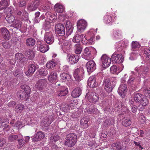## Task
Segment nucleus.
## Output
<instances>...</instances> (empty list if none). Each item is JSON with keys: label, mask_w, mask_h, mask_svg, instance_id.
<instances>
[{"label": "nucleus", "mask_w": 150, "mask_h": 150, "mask_svg": "<svg viewBox=\"0 0 150 150\" xmlns=\"http://www.w3.org/2000/svg\"><path fill=\"white\" fill-rule=\"evenodd\" d=\"M68 57L69 62L72 64L77 62L79 59V56L77 55H68Z\"/></svg>", "instance_id": "393cba45"}, {"label": "nucleus", "mask_w": 150, "mask_h": 150, "mask_svg": "<svg viewBox=\"0 0 150 150\" xmlns=\"http://www.w3.org/2000/svg\"><path fill=\"white\" fill-rule=\"evenodd\" d=\"M122 35L120 31L114 30H113V35L115 38H117Z\"/></svg>", "instance_id": "6e6d98bb"}, {"label": "nucleus", "mask_w": 150, "mask_h": 150, "mask_svg": "<svg viewBox=\"0 0 150 150\" xmlns=\"http://www.w3.org/2000/svg\"><path fill=\"white\" fill-rule=\"evenodd\" d=\"M95 37L94 36H92L87 40L88 42L91 45L95 43Z\"/></svg>", "instance_id": "0e129e2a"}, {"label": "nucleus", "mask_w": 150, "mask_h": 150, "mask_svg": "<svg viewBox=\"0 0 150 150\" xmlns=\"http://www.w3.org/2000/svg\"><path fill=\"white\" fill-rule=\"evenodd\" d=\"M117 68L116 66L113 65L110 68V71L112 74H115L117 71Z\"/></svg>", "instance_id": "052dcab7"}, {"label": "nucleus", "mask_w": 150, "mask_h": 150, "mask_svg": "<svg viewBox=\"0 0 150 150\" xmlns=\"http://www.w3.org/2000/svg\"><path fill=\"white\" fill-rule=\"evenodd\" d=\"M35 43V40L32 38H28L26 40V44L28 46H32Z\"/></svg>", "instance_id": "4c0bfd02"}, {"label": "nucleus", "mask_w": 150, "mask_h": 150, "mask_svg": "<svg viewBox=\"0 0 150 150\" xmlns=\"http://www.w3.org/2000/svg\"><path fill=\"white\" fill-rule=\"evenodd\" d=\"M15 59L16 61L21 62H24L26 59L23 55L21 53H17L15 54Z\"/></svg>", "instance_id": "cd10ccee"}, {"label": "nucleus", "mask_w": 150, "mask_h": 150, "mask_svg": "<svg viewBox=\"0 0 150 150\" xmlns=\"http://www.w3.org/2000/svg\"><path fill=\"white\" fill-rule=\"evenodd\" d=\"M49 49L48 45L45 44L40 46L39 50L41 52L44 53L47 51Z\"/></svg>", "instance_id": "2f4dec72"}, {"label": "nucleus", "mask_w": 150, "mask_h": 150, "mask_svg": "<svg viewBox=\"0 0 150 150\" xmlns=\"http://www.w3.org/2000/svg\"><path fill=\"white\" fill-rule=\"evenodd\" d=\"M23 74L22 72L19 71L18 69H17L13 72V74L15 76L18 77L20 79H22L23 77Z\"/></svg>", "instance_id": "ea45409f"}, {"label": "nucleus", "mask_w": 150, "mask_h": 150, "mask_svg": "<svg viewBox=\"0 0 150 150\" xmlns=\"http://www.w3.org/2000/svg\"><path fill=\"white\" fill-rule=\"evenodd\" d=\"M21 88L24 90L25 93L30 96V94L31 92V89L28 85H23L21 86Z\"/></svg>", "instance_id": "58836bf2"}, {"label": "nucleus", "mask_w": 150, "mask_h": 150, "mask_svg": "<svg viewBox=\"0 0 150 150\" xmlns=\"http://www.w3.org/2000/svg\"><path fill=\"white\" fill-rule=\"evenodd\" d=\"M122 103L121 102H118L115 105L114 108L115 111L120 112L122 110Z\"/></svg>", "instance_id": "a19ab883"}, {"label": "nucleus", "mask_w": 150, "mask_h": 150, "mask_svg": "<svg viewBox=\"0 0 150 150\" xmlns=\"http://www.w3.org/2000/svg\"><path fill=\"white\" fill-rule=\"evenodd\" d=\"M6 19L9 23H11L15 20L14 16L12 14L7 15L6 17Z\"/></svg>", "instance_id": "49530a36"}, {"label": "nucleus", "mask_w": 150, "mask_h": 150, "mask_svg": "<svg viewBox=\"0 0 150 150\" xmlns=\"http://www.w3.org/2000/svg\"><path fill=\"white\" fill-rule=\"evenodd\" d=\"M134 79L135 78L134 77L132 76H130L128 81L127 83L129 85L133 84Z\"/></svg>", "instance_id": "680f3d73"}, {"label": "nucleus", "mask_w": 150, "mask_h": 150, "mask_svg": "<svg viewBox=\"0 0 150 150\" xmlns=\"http://www.w3.org/2000/svg\"><path fill=\"white\" fill-rule=\"evenodd\" d=\"M57 64V62L54 59L50 61L47 62L46 64V66L48 68H51L53 67Z\"/></svg>", "instance_id": "37998d69"}, {"label": "nucleus", "mask_w": 150, "mask_h": 150, "mask_svg": "<svg viewBox=\"0 0 150 150\" xmlns=\"http://www.w3.org/2000/svg\"><path fill=\"white\" fill-rule=\"evenodd\" d=\"M82 91V88L81 87H77L72 91L71 95L74 98L78 97L81 95Z\"/></svg>", "instance_id": "b1692460"}, {"label": "nucleus", "mask_w": 150, "mask_h": 150, "mask_svg": "<svg viewBox=\"0 0 150 150\" xmlns=\"http://www.w3.org/2000/svg\"><path fill=\"white\" fill-rule=\"evenodd\" d=\"M57 74L56 72L52 71L49 73L48 78V81L50 82H53L56 81L57 78Z\"/></svg>", "instance_id": "4be33fe9"}, {"label": "nucleus", "mask_w": 150, "mask_h": 150, "mask_svg": "<svg viewBox=\"0 0 150 150\" xmlns=\"http://www.w3.org/2000/svg\"><path fill=\"white\" fill-rule=\"evenodd\" d=\"M78 31L80 33L83 31L87 26L86 21L83 19H81L77 23Z\"/></svg>", "instance_id": "f8f14e48"}, {"label": "nucleus", "mask_w": 150, "mask_h": 150, "mask_svg": "<svg viewBox=\"0 0 150 150\" xmlns=\"http://www.w3.org/2000/svg\"><path fill=\"white\" fill-rule=\"evenodd\" d=\"M52 122V120H50L49 119H47L43 122V125L45 127L49 126Z\"/></svg>", "instance_id": "13d9d810"}, {"label": "nucleus", "mask_w": 150, "mask_h": 150, "mask_svg": "<svg viewBox=\"0 0 150 150\" xmlns=\"http://www.w3.org/2000/svg\"><path fill=\"white\" fill-rule=\"evenodd\" d=\"M70 26H71V25ZM71 27L70 26L69 28H66L67 30L66 32V34L67 35H70L72 32L73 28H71Z\"/></svg>", "instance_id": "69168bd1"}, {"label": "nucleus", "mask_w": 150, "mask_h": 150, "mask_svg": "<svg viewBox=\"0 0 150 150\" xmlns=\"http://www.w3.org/2000/svg\"><path fill=\"white\" fill-rule=\"evenodd\" d=\"M59 44H62L64 47H63L64 48L67 47H66L68 44V41L66 40V39L65 37H60L59 39Z\"/></svg>", "instance_id": "7c9ffc66"}, {"label": "nucleus", "mask_w": 150, "mask_h": 150, "mask_svg": "<svg viewBox=\"0 0 150 150\" xmlns=\"http://www.w3.org/2000/svg\"><path fill=\"white\" fill-rule=\"evenodd\" d=\"M22 23L20 21L18 20H15L14 23L13 25L15 27L18 29L20 28L22 25Z\"/></svg>", "instance_id": "603ef678"}, {"label": "nucleus", "mask_w": 150, "mask_h": 150, "mask_svg": "<svg viewBox=\"0 0 150 150\" xmlns=\"http://www.w3.org/2000/svg\"><path fill=\"white\" fill-rule=\"evenodd\" d=\"M83 35H76L74 36L72 40V41L74 42L78 43L80 41H81L82 43L84 44L87 45L88 43V42H86L85 41L83 40Z\"/></svg>", "instance_id": "a211bd4d"}, {"label": "nucleus", "mask_w": 150, "mask_h": 150, "mask_svg": "<svg viewBox=\"0 0 150 150\" xmlns=\"http://www.w3.org/2000/svg\"><path fill=\"white\" fill-rule=\"evenodd\" d=\"M18 141L19 148L21 147L25 143V141L22 138H20L18 140Z\"/></svg>", "instance_id": "4d7b16f0"}, {"label": "nucleus", "mask_w": 150, "mask_h": 150, "mask_svg": "<svg viewBox=\"0 0 150 150\" xmlns=\"http://www.w3.org/2000/svg\"><path fill=\"white\" fill-rule=\"evenodd\" d=\"M60 77L63 80H68L70 78V76L67 73H63L60 74Z\"/></svg>", "instance_id": "09e8293b"}, {"label": "nucleus", "mask_w": 150, "mask_h": 150, "mask_svg": "<svg viewBox=\"0 0 150 150\" xmlns=\"http://www.w3.org/2000/svg\"><path fill=\"white\" fill-rule=\"evenodd\" d=\"M45 16L46 18L50 20H52H52H53L55 18H53V17H55L50 12H47L46 13Z\"/></svg>", "instance_id": "5fc2aeb1"}, {"label": "nucleus", "mask_w": 150, "mask_h": 150, "mask_svg": "<svg viewBox=\"0 0 150 150\" xmlns=\"http://www.w3.org/2000/svg\"><path fill=\"white\" fill-rule=\"evenodd\" d=\"M139 120L141 124H144L145 122L146 118L144 116H141L139 117Z\"/></svg>", "instance_id": "338daca9"}, {"label": "nucleus", "mask_w": 150, "mask_h": 150, "mask_svg": "<svg viewBox=\"0 0 150 150\" xmlns=\"http://www.w3.org/2000/svg\"><path fill=\"white\" fill-rule=\"evenodd\" d=\"M144 96L140 93H136L134 95L133 100L135 103H140Z\"/></svg>", "instance_id": "c85d7f7f"}, {"label": "nucleus", "mask_w": 150, "mask_h": 150, "mask_svg": "<svg viewBox=\"0 0 150 150\" xmlns=\"http://www.w3.org/2000/svg\"><path fill=\"white\" fill-rule=\"evenodd\" d=\"M149 100L146 96L144 95L140 103L142 105V106L145 107L147 106L149 104Z\"/></svg>", "instance_id": "c03bdc74"}, {"label": "nucleus", "mask_w": 150, "mask_h": 150, "mask_svg": "<svg viewBox=\"0 0 150 150\" xmlns=\"http://www.w3.org/2000/svg\"><path fill=\"white\" fill-rule=\"evenodd\" d=\"M16 105V102L14 101H11L9 102L7 105L9 107H13Z\"/></svg>", "instance_id": "774afa93"}, {"label": "nucleus", "mask_w": 150, "mask_h": 150, "mask_svg": "<svg viewBox=\"0 0 150 150\" xmlns=\"http://www.w3.org/2000/svg\"><path fill=\"white\" fill-rule=\"evenodd\" d=\"M138 74L142 76H145L148 73V68L146 66H140L136 67L135 69Z\"/></svg>", "instance_id": "20e7f679"}, {"label": "nucleus", "mask_w": 150, "mask_h": 150, "mask_svg": "<svg viewBox=\"0 0 150 150\" xmlns=\"http://www.w3.org/2000/svg\"><path fill=\"white\" fill-rule=\"evenodd\" d=\"M39 4V0H35L28 5V9L30 11H35L37 8Z\"/></svg>", "instance_id": "dca6fc26"}, {"label": "nucleus", "mask_w": 150, "mask_h": 150, "mask_svg": "<svg viewBox=\"0 0 150 150\" xmlns=\"http://www.w3.org/2000/svg\"><path fill=\"white\" fill-rule=\"evenodd\" d=\"M8 5V2L7 0H1L0 2V10L4 9Z\"/></svg>", "instance_id": "c9c22d12"}, {"label": "nucleus", "mask_w": 150, "mask_h": 150, "mask_svg": "<svg viewBox=\"0 0 150 150\" xmlns=\"http://www.w3.org/2000/svg\"><path fill=\"white\" fill-rule=\"evenodd\" d=\"M55 33L60 36H63L65 33L64 25L60 23L57 24L55 27Z\"/></svg>", "instance_id": "423d86ee"}, {"label": "nucleus", "mask_w": 150, "mask_h": 150, "mask_svg": "<svg viewBox=\"0 0 150 150\" xmlns=\"http://www.w3.org/2000/svg\"><path fill=\"white\" fill-rule=\"evenodd\" d=\"M48 73V72L47 70L45 69H43L38 70L37 71L36 74L38 78H39L42 76H46Z\"/></svg>", "instance_id": "bb28decb"}, {"label": "nucleus", "mask_w": 150, "mask_h": 150, "mask_svg": "<svg viewBox=\"0 0 150 150\" xmlns=\"http://www.w3.org/2000/svg\"><path fill=\"white\" fill-rule=\"evenodd\" d=\"M16 13L19 16H21V18L22 20H28L29 19L28 14L25 11H23L22 12L21 11L18 10L16 11Z\"/></svg>", "instance_id": "5701e85b"}, {"label": "nucleus", "mask_w": 150, "mask_h": 150, "mask_svg": "<svg viewBox=\"0 0 150 150\" xmlns=\"http://www.w3.org/2000/svg\"><path fill=\"white\" fill-rule=\"evenodd\" d=\"M82 48L79 45L76 44L75 46V52L77 54H80L82 51Z\"/></svg>", "instance_id": "de8ad7c7"}, {"label": "nucleus", "mask_w": 150, "mask_h": 150, "mask_svg": "<svg viewBox=\"0 0 150 150\" xmlns=\"http://www.w3.org/2000/svg\"><path fill=\"white\" fill-rule=\"evenodd\" d=\"M116 84L115 81H111L109 79H107L104 80L103 85L106 91L109 93L112 91Z\"/></svg>", "instance_id": "7ed1b4c3"}, {"label": "nucleus", "mask_w": 150, "mask_h": 150, "mask_svg": "<svg viewBox=\"0 0 150 150\" xmlns=\"http://www.w3.org/2000/svg\"><path fill=\"white\" fill-rule=\"evenodd\" d=\"M88 119L87 117H84L81 119V124L82 126L84 127V128H86L88 127Z\"/></svg>", "instance_id": "473e14b6"}, {"label": "nucleus", "mask_w": 150, "mask_h": 150, "mask_svg": "<svg viewBox=\"0 0 150 150\" xmlns=\"http://www.w3.org/2000/svg\"><path fill=\"white\" fill-rule=\"evenodd\" d=\"M91 48L87 47L83 50V52L82 54V57L86 60H88L91 59V54L90 50Z\"/></svg>", "instance_id": "ddd939ff"}, {"label": "nucleus", "mask_w": 150, "mask_h": 150, "mask_svg": "<svg viewBox=\"0 0 150 150\" xmlns=\"http://www.w3.org/2000/svg\"><path fill=\"white\" fill-rule=\"evenodd\" d=\"M111 122L110 120L109 119L105 120L103 122V127H107L111 125Z\"/></svg>", "instance_id": "3c124183"}, {"label": "nucleus", "mask_w": 150, "mask_h": 150, "mask_svg": "<svg viewBox=\"0 0 150 150\" xmlns=\"http://www.w3.org/2000/svg\"><path fill=\"white\" fill-rule=\"evenodd\" d=\"M131 46L132 51L131 53L130 58L131 59H136L139 55V52L138 50L140 47V45L138 42L133 41L132 43Z\"/></svg>", "instance_id": "f03ea898"}, {"label": "nucleus", "mask_w": 150, "mask_h": 150, "mask_svg": "<svg viewBox=\"0 0 150 150\" xmlns=\"http://www.w3.org/2000/svg\"><path fill=\"white\" fill-rule=\"evenodd\" d=\"M17 94L18 97L22 100H26L29 98V96L23 91H18L17 92Z\"/></svg>", "instance_id": "aec40b11"}, {"label": "nucleus", "mask_w": 150, "mask_h": 150, "mask_svg": "<svg viewBox=\"0 0 150 150\" xmlns=\"http://www.w3.org/2000/svg\"><path fill=\"white\" fill-rule=\"evenodd\" d=\"M25 54L29 59H32L35 56V54L32 50H26Z\"/></svg>", "instance_id": "c756f323"}, {"label": "nucleus", "mask_w": 150, "mask_h": 150, "mask_svg": "<svg viewBox=\"0 0 150 150\" xmlns=\"http://www.w3.org/2000/svg\"><path fill=\"white\" fill-rule=\"evenodd\" d=\"M77 136L74 133H70L67 135L64 145L69 147L73 146L76 144L77 141Z\"/></svg>", "instance_id": "f257e3e1"}, {"label": "nucleus", "mask_w": 150, "mask_h": 150, "mask_svg": "<svg viewBox=\"0 0 150 150\" xmlns=\"http://www.w3.org/2000/svg\"><path fill=\"white\" fill-rule=\"evenodd\" d=\"M6 120L4 118H0V127L4 126L6 125L5 123Z\"/></svg>", "instance_id": "e2e57ef3"}, {"label": "nucleus", "mask_w": 150, "mask_h": 150, "mask_svg": "<svg viewBox=\"0 0 150 150\" xmlns=\"http://www.w3.org/2000/svg\"><path fill=\"white\" fill-rule=\"evenodd\" d=\"M36 69V67L34 64H30L28 67V70L25 72V74L28 76L31 75L34 73Z\"/></svg>", "instance_id": "6ab92c4d"}, {"label": "nucleus", "mask_w": 150, "mask_h": 150, "mask_svg": "<svg viewBox=\"0 0 150 150\" xmlns=\"http://www.w3.org/2000/svg\"><path fill=\"white\" fill-rule=\"evenodd\" d=\"M127 91L126 85L123 84H121L119 86L118 90V92L122 98H124L125 97V93Z\"/></svg>", "instance_id": "4468645a"}, {"label": "nucleus", "mask_w": 150, "mask_h": 150, "mask_svg": "<svg viewBox=\"0 0 150 150\" xmlns=\"http://www.w3.org/2000/svg\"><path fill=\"white\" fill-rule=\"evenodd\" d=\"M44 40L47 44H51L54 42V38L53 35L51 32H47L45 34Z\"/></svg>", "instance_id": "1a4fd4ad"}, {"label": "nucleus", "mask_w": 150, "mask_h": 150, "mask_svg": "<svg viewBox=\"0 0 150 150\" xmlns=\"http://www.w3.org/2000/svg\"><path fill=\"white\" fill-rule=\"evenodd\" d=\"M96 79L95 75L91 76L88 79V84L90 87L93 88L96 86L97 83L96 82Z\"/></svg>", "instance_id": "412c9836"}, {"label": "nucleus", "mask_w": 150, "mask_h": 150, "mask_svg": "<svg viewBox=\"0 0 150 150\" xmlns=\"http://www.w3.org/2000/svg\"><path fill=\"white\" fill-rule=\"evenodd\" d=\"M14 11L13 8L12 6H10L9 7H6L4 10V12L7 14L9 15L11 14Z\"/></svg>", "instance_id": "a18cd8bd"}, {"label": "nucleus", "mask_w": 150, "mask_h": 150, "mask_svg": "<svg viewBox=\"0 0 150 150\" xmlns=\"http://www.w3.org/2000/svg\"><path fill=\"white\" fill-rule=\"evenodd\" d=\"M18 137L17 135L11 134L8 137V140L11 142H14L18 139Z\"/></svg>", "instance_id": "864d4df0"}, {"label": "nucleus", "mask_w": 150, "mask_h": 150, "mask_svg": "<svg viewBox=\"0 0 150 150\" xmlns=\"http://www.w3.org/2000/svg\"><path fill=\"white\" fill-rule=\"evenodd\" d=\"M47 82V80L45 79H40L36 83L35 86L38 90H42L45 87Z\"/></svg>", "instance_id": "2eb2a0df"}, {"label": "nucleus", "mask_w": 150, "mask_h": 150, "mask_svg": "<svg viewBox=\"0 0 150 150\" xmlns=\"http://www.w3.org/2000/svg\"><path fill=\"white\" fill-rule=\"evenodd\" d=\"M24 108V105L21 104H18L16 107L15 110L17 113H21Z\"/></svg>", "instance_id": "79ce46f5"}, {"label": "nucleus", "mask_w": 150, "mask_h": 150, "mask_svg": "<svg viewBox=\"0 0 150 150\" xmlns=\"http://www.w3.org/2000/svg\"><path fill=\"white\" fill-rule=\"evenodd\" d=\"M54 7L55 10L57 12L62 13L64 10L63 6L59 3L56 4Z\"/></svg>", "instance_id": "72a5a7b5"}, {"label": "nucleus", "mask_w": 150, "mask_h": 150, "mask_svg": "<svg viewBox=\"0 0 150 150\" xmlns=\"http://www.w3.org/2000/svg\"><path fill=\"white\" fill-rule=\"evenodd\" d=\"M102 66L104 68L108 67L111 64V59L105 54L102 55L101 58Z\"/></svg>", "instance_id": "0eeeda50"}, {"label": "nucleus", "mask_w": 150, "mask_h": 150, "mask_svg": "<svg viewBox=\"0 0 150 150\" xmlns=\"http://www.w3.org/2000/svg\"><path fill=\"white\" fill-rule=\"evenodd\" d=\"M87 70L88 73L93 71L96 68V64L93 60H91L88 62L86 65Z\"/></svg>", "instance_id": "9b49d317"}, {"label": "nucleus", "mask_w": 150, "mask_h": 150, "mask_svg": "<svg viewBox=\"0 0 150 150\" xmlns=\"http://www.w3.org/2000/svg\"><path fill=\"white\" fill-rule=\"evenodd\" d=\"M111 59L112 62L115 63H122L124 60V57L122 54L114 53L112 55Z\"/></svg>", "instance_id": "39448f33"}, {"label": "nucleus", "mask_w": 150, "mask_h": 150, "mask_svg": "<svg viewBox=\"0 0 150 150\" xmlns=\"http://www.w3.org/2000/svg\"><path fill=\"white\" fill-rule=\"evenodd\" d=\"M0 31L4 38L8 40L9 38V33L8 30L5 28H0Z\"/></svg>", "instance_id": "a878e982"}, {"label": "nucleus", "mask_w": 150, "mask_h": 150, "mask_svg": "<svg viewBox=\"0 0 150 150\" xmlns=\"http://www.w3.org/2000/svg\"><path fill=\"white\" fill-rule=\"evenodd\" d=\"M143 52L146 60H148L150 59V50L148 48H144Z\"/></svg>", "instance_id": "f704fd0d"}, {"label": "nucleus", "mask_w": 150, "mask_h": 150, "mask_svg": "<svg viewBox=\"0 0 150 150\" xmlns=\"http://www.w3.org/2000/svg\"><path fill=\"white\" fill-rule=\"evenodd\" d=\"M86 98L88 99L89 102L94 103L96 102L98 99V95L94 92H89L86 94Z\"/></svg>", "instance_id": "6e6552de"}, {"label": "nucleus", "mask_w": 150, "mask_h": 150, "mask_svg": "<svg viewBox=\"0 0 150 150\" xmlns=\"http://www.w3.org/2000/svg\"><path fill=\"white\" fill-rule=\"evenodd\" d=\"M84 74V72L83 70L81 69L77 68L74 71L73 76L76 80H81Z\"/></svg>", "instance_id": "9d476101"}, {"label": "nucleus", "mask_w": 150, "mask_h": 150, "mask_svg": "<svg viewBox=\"0 0 150 150\" xmlns=\"http://www.w3.org/2000/svg\"><path fill=\"white\" fill-rule=\"evenodd\" d=\"M131 120L127 117H125L122 121V125L126 127H128L131 124Z\"/></svg>", "instance_id": "e433bc0d"}, {"label": "nucleus", "mask_w": 150, "mask_h": 150, "mask_svg": "<svg viewBox=\"0 0 150 150\" xmlns=\"http://www.w3.org/2000/svg\"><path fill=\"white\" fill-rule=\"evenodd\" d=\"M68 93V89L65 86H62L57 93V96H66Z\"/></svg>", "instance_id": "f3484780"}, {"label": "nucleus", "mask_w": 150, "mask_h": 150, "mask_svg": "<svg viewBox=\"0 0 150 150\" xmlns=\"http://www.w3.org/2000/svg\"><path fill=\"white\" fill-rule=\"evenodd\" d=\"M36 134L40 140L44 138L45 135L44 133L41 131L39 132H37Z\"/></svg>", "instance_id": "bf43d9fd"}, {"label": "nucleus", "mask_w": 150, "mask_h": 150, "mask_svg": "<svg viewBox=\"0 0 150 150\" xmlns=\"http://www.w3.org/2000/svg\"><path fill=\"white\" fill-rule=\"evenodd\" d=\"M103 20L104 22L106 24L109 23L111 22L112 20L111 17L107 15L104 16Z\"/></svg>", "instance_id": "8fccbe9b"}]
</instances>
